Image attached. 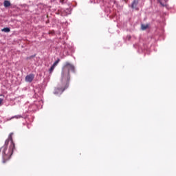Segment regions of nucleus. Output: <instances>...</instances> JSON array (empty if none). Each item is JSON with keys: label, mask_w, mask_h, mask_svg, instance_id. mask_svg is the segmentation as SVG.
I'll list each match as a JSON object with an SVG mask.
<instances>
[{"label": "nucleus", "mask_w": 176, "mask_h": 176, "mask_svg": "<svg viewBox=\"0 0 176 176\" xmlns=\"http://www.w3.org/2000/svg\"><path fill=\"white\" fill-rule=\"evenodd\" d=\"M3 6L6 8L10 7L11 6V3H10V1H9L8 0H5L4 2H3Z\"/></svg>", "instance_id": "6e6552de"}, {"label": "nucleus", "mask_w": 176, "mask_h": 176, "mask_svg": "<svg viewBox=\"0 0 176 176\" xmlns=\"http://www.w3.org/2000/svg\"><path fill=\"white\" fill-rule=\"evenodd\" d=\"M2 32H10V29L9 28H4L1 30Z\"/></svg>", "instance_id": "9d476101"}, {"label": "nucleus", "mask_w": 176, "mask_h": 176, "mask_svg": "<svg viewBox=\"0 0 176 176\" xmlns=\"http://www.w3.org/2000/svg\"><path fill=\"white\" fill-rule=\"evenodd\" d=\"M10 140L7 139L5 141V144L4 146L1 148L2 150V158H3V151L5 150V148H6V150H8V146L9 145Z\"/></svg>", "instance_id": "423d86ee"}, {"label": "nucleus", "mask_w": 176, "mask_h": 176, "mask_svg": "<svg viewBox=\"0 0 176 176\" xmlns=\"http://www.w3.org/2000/svg\"><path fill=\"white\" fill-rule=\"evenodd\" d=\"M14 135V133H10L8 136V140L10 141L11 144L10 145V147L8 149H7L6 147L4 148V150L3 151V164H6V162L10 160L12 155H13L14 150L15 148V144L13 141L12 136Z\"/></svg>", "instance_id": "f257e3e1"}, {"label": "nucleus", "mask_w": 176, "mask_h": 176, "mask_svg": "<svg viewBox=\"0 0 176 176\" xmlns=\"http://www.w3.org/2000/svg\"><path fill=\"white\" fill-rule=\"evenodd\" d=\"M3 95H0V97H2Z\"/></svg>", "instance_id": "f3484780"}, {"label": "nucleus", "mask_w": 176, "mask_h": 176, "mask_svg": "<svg viewBox=\"0 0 176 176\" xmlns=\"http://www.w3.org/2000/svg\"><path fill=\"white\" fill-rule=\"evenodd\" d=\"M61 82L62 83L60 84L58 87L54 89V94H62L66 89H68L70 81H68L67 80L63 81V78H61Z\"/></svg>", "instance_id": "7ed1b4c3"}, {"label": "nucleus", "mask_w": 176, "mask_h": 176, "mask_svg": "<svg viewBox=\"0 0 176 176\" xmlns=\"http://www.w3.org/2000/svg\"><path fill=\"white\" fill-rule=\"evenodd\" d=\"M21 118H23V116L21 115H17V116H12L11 118V120H12V119L19 120V119H21Z\"/></svg>", "instance_id": "1a4fd4ad"}, {"label": "nucleus", "mask_w": 176, "mask_h": 176, "mask_svg": "<svg viewBox=\"0 0 176 176\" xmlns=\"http://www.w3.org/2000/svg\"><path fill=\"white\" fill-rule=\"evenodd\" d=\"M138 3H139V1L138 0H134L131 5V8L132 9H135L136 10H138V8H137V6H138Z\"/></svg>", "instance_id": "39448f33"}, {"label": "nucleus", "mask_w": 176, "mask_h": 176, "mask_svg": "<svg viewBox=\"0 0 176 176\" xmlns=\"http://www.w3.org/2000/svg\"><path fill=\"white\" fill-rule=\"evenodd\" d=\"M60 59H57V60L55 61L52 65H53L54 67H56V65H58V63H60Z\"/></svg>", "instance_id": "ddd939ff"}, {"label": "nucleus", "mask_w": 176, "mask_h": 176, "mask_svg": "<svg viewBox=\"0 0 176 176\" xmlns=\"http://www.w3.org/2000/svg\"><path fill=\"white\" fill-rule=\"evenodd\" d=\"M56 67L54 65L51 66L50 69H49L50 74H52L53 71L54 70Z\"/></svg>", "instance_id": "f8f14e48"}, {"label": "nucleus", "mask_w": 176, "mask_h": 176, "mask_svg": "<svg viewBox=\"0 0 176 176\" xmlns=\"http://www.w3.org/2000/svg\"><path fill=\"white\" fill-rule=\"evenodd\" d=\"M148 27V25L142 24L141 28L142 30H145Z\"/></svg>", "instance_id": "9b49d317"}, {"label": "nucleus", "mask_w": 176, "mask_h": 176, "mask_svg": "<svg viewBox=\"0 0 176 176\" xmlns=\"http://www.w3.org/2000/svg\"><path fill=\"white\" fill-rule=\"evenodd\" d=\"M70 71L72 72H75V67L74 65L69 62H66L62 69V81L67 80V82H70L71 76Z\"/></svg>", "instance_id": "f03ea898"}, {"label": "nucleus", "mask_w": 176, "mask_h": 176, "mask_svg": "<svg viewBox=\"0 0 176 176\" xmlns=\"http://www.w3.org/2000/svg\"><path fill=\"white\" fill-rule=\"evenodd\" d=\"M35 78L34 74H29L25 76V82H28L29 83H31L34 80Z\"/></svg>", "instance_id": "20e7f679"}, {"label": "nucleus", "mask_w": 176, "mask_h": 176, "mask_svg": "<svg viewBox=\"0 0 176 176\" xmlns=\"http://www.w3.org/2000/svg\"><path fill=\"white\" fill-rule=\"evenodd\" d=\"M167 1H168V0H159L160 3L163 7H166L167 6Z\"/></svg>", "instance_id": "0eeeda50"}, {"label": "nucleus", "mask_w": 176, "mask_h": 176, "mask_svg": "<svg viewBox=\"0 0 176 176\" xmlns=\"http://www.w3.org/2000/svg\"><path fill=\"white\" fill-rule=\"evenodd\" d=\"M3 101V99L0 98V105H1V104H2Z\"/></svg>", "instance_id": "2eb2a0df"}, {"label": "nucleus", "mask_w": 176, "mask_h": 176, "mask_svg": "<svg viewBox=\"0 0 176 176\" xmlns=\"http://www.w3.org/2000/svg\"><path fill=\"white\" fill-rule=\"evenodd\" d=\"M35 56H36V55L30 56V57L27 58V60H31L32 58H34Z\"/></svg>", "instance_id": "4468645a"}, {"label": "nucleus", "mask_w": 176, "mask_h": 176, "mask_svg": "<svg viewBox=\"0 0 176 176\" xmlns=\"http://www.w3.org/2000/svg\"><path fill=\"white\" fill-rule=\"evenodd\" d=\"M131 38V36H128L129 40H130Z\"/></svg>", "instance_id": "dca6fc26"}]
</instances>
